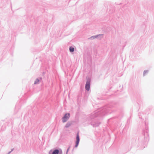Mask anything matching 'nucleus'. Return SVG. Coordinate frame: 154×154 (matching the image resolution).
<instances>
[{
    "mask_svg": "<svg viewBox=\"0 0 154 154\" xmlns=\"http://www.w3.org/2000/svg\"><path fill=\"white\" fill-rule=\"evenodd\" d=\"M149 71L148 70H144L143 72V76H144Z\"/></svg>",
    "mask_w": 154,
    "mask_h": 154,
    "instance_id": "nucleus-12",
    "label": "nucleus"
},
{
    "mask_svg": "<svg viewBox=\"0 0 154 154\" xmlns=\"http://www.w3.org/2000/svg\"><path fill=\"white\" fill-rule=\"evenodd\" d=\"M103 34H100L96 35V38L98 39H101L103 37Z\"/></svg>",
    "mask_w": 154,
    "mask_h": 154,
    "instance_id": "nucleus-7",
    "label": "nucleus"
},
{
    "mask_svg": "<svg viewBox=\"0 0 154 154\" xmlns=\"http://www.w3.org/2000/svg\"><path fill=\"white\" fill-rule=\"evenodd\" d=\"M12 120L11 119V120H10L11 123V124H12Z\"/></svg>",
    "mask_w": 154,
    "mask_h": 154,
    "instance_id": "nucleus-16",
    "label": "nucleus"
},
{
    "mask_svg": "<svg viewBox=\"0 0 154 154\" xmlns=\"http://www.w3.org/2000/svg\"><path fill=\"white\" fill-rule=\"evenodd\" d=\"M72 124V123H71L70 122H68L65 125V127L66 128H68L70 126H71Z\"/></svg>",
    "mask_w": 154,
    "mask_h": 154,
    "instance_id": "nucleus-10",
    "label": "nucleus"
},
{
    "mask_svg": "<svg viewBox=\"0 0 154 154\" xmlns=\"http://www.w3.org/2000/svg\"><path fill=\"white\" fill-rule=\"evenodd\" d=\"M49 154H62V151L61 149H54L53 151L51 150L49 152Z\"/></svg>",
    "mask_w": 154,
    "mask_h": 154,
    "instance_id": "nucleus-3",
    "label": "nucleus"
},
{
    "mask_svg": "<svg viewBox=\"0 0 154 154\" xmlns=\"http://www.w3.org/2000/svg\"><path fill=\"white\" fill-rule=\"evenodd\" d=\"M95 38H96V35H94V36H92L90 38H89L88 39H94Z\"/></svg>",
    "mask_w": 154,
    "mask_h": 154,
    "instance_id": "nucleus-13",
    "label": "nucleus"
},
{
    "mask_svg": "<svg viewBox=\"0 0 154 154\" xmlns=\"http://www.w3.org/2000/svg\"><path fill=\"white\" fill-rule=\"evenodd\" d=\"M20 106L16 104L15 106V108L14 110L15 112V113H17V112L18 111V110H19L20 109Z\"/></svg>",
    "mask_w": 154,
    "mask_h": 154,
    "instance_id": "nucleus-8",
    "label": "nucleus"
},
{
    "mask_svg": "<svg viewBox=\"0 0 154 154\" xmlns=\"http://www.w3.org/2000/svg\"><path fill=\"white\" fill-rule=\"evenodd\" d=\"M80 140V139L79 136V132H78L76 134V141H75V147H77L79 144Z\"/></svg>",
    "mask_w": 154,
    "mask_h": 154,
    "instance_id": "nucleus-5",
    "label": "nucleus"
},
{
    "mask_svg": "<svg viewBox=\"0 0 154 154\" xmlns=\"http://www.w3.org/2000/svg\"><path fill=\"white\" fill-rule=\"evenodd\" d=\"M70 146H69V147L67 149V150L66 152V154H68V152L70 149Z\"/></svg>",
    "mask_w": 154,
    "mask_h": 154,
    "instance_id": "nucleus-14",
    "label": "nucleus"
},
{
    "mask_svg": "<svg viewBox=\"0 0 154 154\" xmlns=\"http://www.w3.org/2000/svg\"><path fill=\"white\" fill-rule=\"evenodd\" d=\"M146 130V132H144V131L143 132V134L144 136V137H145V133H146V134L147 133V132L148 131V128L147 127V126H146L145 128Z\"/></svg>",
    "mask_w": 154,
    "mask_h": 154,
    "instance_id": "nucleus-11",
    "label": "nucleus"
},
{
    "mask_svg": "<svg viewBox=\"0 0 154 154\" xmlns=\"http://www.w3.org/2000/svg\"><path fill=\"white\" fill-rule=\"evenodd\" d=\"M145 125H146V123H145Z\"/></svg>",
    "mask_w": 154,
    "mask_h": 154,
    "instance_id": "nucleus-17",
    "label": "nucleus"
},
{
    "mask_svg": "<svg viewBox=\"0 0 154 154\" xmlns=\"http://www.w3.org/2000/svg\"><path fill=\"white\" fill-rule=\"evenodd\" d=\"M42 80V78L41 77H40L37 78L35 80L34 84L35 85L38 84L39 83V82Z\"/></svg>",
    "mask_w": 154,
    "mask_h": 154,
    "instance_id": "nucleus-6",
    "label": "nucleus"
},
{
    "mask_svg": "<svg viewBox=\"0 0 154 154\" xmlns=\"http://www.w3.org/2000/svg\"><path fill=\"white\" fill-rule=\"evenodd\" d=\"M70 116L69 113H66L63 116L62 118V121L64 123L67 121L69 119Z\"/></svg>",
    "mask_w": 154,
    "mask_h": 154,
    "instance_id": "nucleus-4",
    "label": "nucleus"
},
{
    "mask_svg": "<svg viewBox=\"0 0 154 154\" xmlns=\"http://www.w3.org/2000/svg\"><path fill=\"white\" fill-rule=\"evenodd\" d=\"M69 50L71 53L73 52L74 51V48L72 46H70L69 48Z\"/></svg>",
    "mask_w": 154,
    "mask_h": 154,
    "instance_id": "nucleus-9",
    "label": "nucleus"
},
{
    "mask_svg": "<svg viewBox=\"0 0 154 154\" xmlns=\"http://www.w3.org/2000/svg\"><path fill=\"white\" fill-rule=\"evenodd\" d=\"M113 107L111 105H108L94 111L86 118L88 124H90L94 127L99 126L100 122H96L95 119L97 117H102L105 115L109 112L111 109Z\"/></svg>",
    "mask_w": 154,
    "mask_h": 154,
    "instance_id": "nucleus-1",
    "label": "nucleus"
},
{
    "mask_svg": "<svg viewBox=\"0 0 154 154\" xmlns=\"http://www.w3.org/2000/svg\"><path fill=\"white\" fill-rule=\"evenodd\" d=\"M91 82V78L88 77L87 78V81L85 85V89L87 91H89L90 89V84Z\"/></svg>",
    "mask_w": 154,
    "mask_h": 154,
    "instance_id": "nucleus-2",
    "label": "nucleus"
},
{
    "mask_svg": "<svg viewBox=\"0 0 154 154\" xmlns=\"http://www.w3.org/2000/svg\"><path fill=\"white\" fill-rule=\"evenodd\" d=\"M13 150H14V148H13V149H11V151L9 152L8 153H7V154H10L11 152L13 151Z\"/></svg>",
    "mask_w": 154,
    "mask_h": 154,
    "instance_id": "nucleus-15",
    "label": "nucleus"
}]
</instances>
